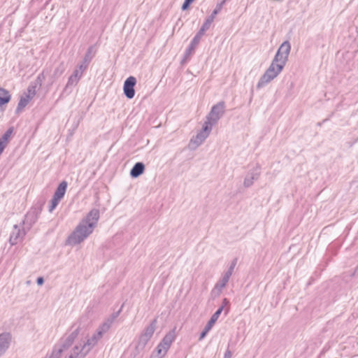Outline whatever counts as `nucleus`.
<instances>
[{"mask_svg": "<svg viewBox=\"0 0 358 358\" xmlns=\"http://www.w3.org/2000/svg\"><path fill=\"white\" fill-rule=\"evenodd\" d=\"M291 45L287 41L280 45L270 66L259 78L257 84V89H261L268 84L282 72L288 60Z\"/></svg>", "mask_w": 358, "mask_h": 358, "instance_id": "nucleus-1", "label": "nucleus"}, {"mask_svg": "<svg viewBox=\"0 0 358 358\" xmlns=\"http://www.w3.org/2000/svg\"><path fill=\"white\" fill-rule=\"evenodd\" d=\"M99 216L100 213L98 209L91 210L68 237L66 243L74 245L85 240L96 227Z\"/></svg>", "mask_w": 358, "mask_h": 358, "instance_id": "nucleus-2", "label": "nucleus"}, {"mask_svg": "<svg viewBox=\"0 0 358 358\" xmlns=\"http://www.w3.org/2000/svg\"><path fill=\"white\" fill-rule=\"evenodd\" d=\"M225 104L224 101H220L213 106L206 117L205 124H208L212 128L224 113Z\"/></svg>", "mask_w": 358, "mask_h": 358, "instance_id": "nucleus-3", "label": "nucleus"}, {"mask_svg": "<svg viewBox=\"0 0 358 358\" xmlns=\"http://www.w3.org/2000/svg\"><path fill=\"white\" fill-rule=\"evenodd\" d=\"M157 319L153 320L141 334L136 348L143 350L150 340L156 329Z\"/></svg>", "mask_w": 358, "mask_h": 358, "instance_id": "nucleus-4", "label": "nucleus"}, {"mask_svg": "<svg viewBox=\"0 0 358 358\" xmlns=\"http://www.w3.org/2000/svg\"><path fill=\"white\" fill-rule=\"evenodd\" d=\"M212 128L209 127L208 124H205L203 127L201 131H200L196 136L193 137L190 140L189 145L192 149H195L199 147L200 145L203 143V142L209 136Z\"/></svg>", "mask_w": 358, "mask_h": 358, "instance_id": "nucleus-5", "label": "nucleus"}, {"mask_svg": "<svg viewBox=\"0 0 358 358\" xmlns=\"http://www.w3.org/2000/svg\"><path fill=\"white\" fill-rule=\"evenodd\" d=\"M90 352L85 343L76 344L70 351L68 357L65 358H85Z\"/></svg>", "mask_w": 358, "mask_h": 358, "instance_id": "nucleus-6", "label": "nucleus"}, {"mask_svg": "<svg viewBox=\"0 0 358 358\" xmlns=\"http://www.w3.org/2000/svg\"><path fill=\"white\" fill-rule=\"evenodd\" d=\"M72 327L73 330L64 339L62 343V345L66 350L71 346L81 330L80 323H75Z\"/></svg>", "mask_w": 358, "mask_h": 358, "instance_id": "nucleus-7", "label": "nucleus"}, {"mask_svg": "<svg viewBox=\"0 0 358 358\" xmlns=\"http://www.w3.org/2000/svg\"><path fill=\"white\" fill-rule=\"evenodd\" d=\"M261 173V166L257 164L254 168L248 171L245 177L243 185L245 187H250L252 185L255 180H257Z\"/></svg>", "mask_w": 358, "mask_h": 358, "instance_id": "nucleus-8", "label": "nucleus"}, {"mask_svg": "<svg viewBox=\"0 0 358 358\" xmlns=\"http://www.w3.org/2000/svg\"><path fill=\"white\" fill-rule=\"evenodd\" d=\"M231 276L229 273L225 272L220 280L215 284L210 293L213 299L218 297L221 294L223 288L227 285Z\"/></svg>", "mask_w": 358, "mask_h": 358, "instance_id": "nucleus-9", "label": "nucleus"}, {"mask_svg": "<svg viewBox=\"0 0 358 358\" xmlns=\"http://www.w3.org/2000/svg\"><path fill=\"white\" fill-rule=\"evenodd\" d=\"M206 31V29L201 27L199 31L197 32V34L193 38L189 48L185 51V59H189V57L192 55V54L194 51L196 47L199 43L201 37L204 35V33Z\"/></svg>", "mask_w": 358, "mask_h": 358, "instance_id": "nucleus-10", "label": "nucleus"}, {"mask_svg": "<svg viewBox=\"0 0 358 358\" xmlns=\"http://www.w3.org/2000/svg\"><path fill=\"white\" fill-rule=\"evenodd\" d=\"M25 234V231L23 228H20L18 225L15 224L10 236V243L13 245L20 243L22 241Z\"/></svg>", "mask_w": 358, "mask_h": 358, "instance_id": "nucleus-11", "label": "nucleus"}, {"mask_svg": "<svg viewBox=\"0 0 358 358\" xmlns=\"http://www.w3.org/2000/svg\"><path fill=\"white\" fill-rule=\"evenodd\" d=\"M136 83V78L129 77L124 83V93L128 99H132L135 95L134 86Z\"/></svg>", "mask_w": 358, "mask_h": 358, "instance_id": "nucleus-12", "label": "nucleus"}, {"mask_svg": "<svg viewBox=\"0 0 358 358\" xmlns=\"http://www.w3.org/2000/svg\"><path fill=\"white\" fill-rule=\"evenodd\" d=\"M119 315V312L116 313H113L108 318H107L102 324H101L99 327L96 329V331L100 333V334L103 336V335L109 331L110 329L112 324L117 318Z\"/></svg>", "mask_w": 358, "mask_h": 358, "instance_id": "nucleus-13", "label": "nucleus"}, {"mask_svg": "<svg viewBox=\"0 0 358 358\" xmlns=\"http://www.w3.org/2000/svg\"><path fill=\"white\" fill-rule=\"evenodd\" d=\"M226 0H222L220 3H218L216 5L215 8L213 10L210 15L206 20L204 23L202 25V28L206 29V31L210 28L212 22L215 20L216 15L220 12L222 8L223 5L225 3Z\"/></svg>", "mask_w": 358, "mask_h": 358, "instance_id": "nucleus-14", "label": "nucleus"}, {"mask_svg": "<svg viewBox=\"0 0 358 358\" xmlns=\"http://www.w3.org/2000/svg\"><path fill=\"white\" fill-rule=\"evenodd\" d=\"M12 336L9 333H3L0 334V356L8 349Z\"/></svg>", "mask_w": 358, "mask_h": 358, "instance_id": "nucleus-15", "label": "nucleus"}, {"mask_svg": "<svg viewBox=\"0 0 358 358\" xmlns=\"http://www.w3.org/2000/svg\"><path fill=\"white\" fill-rule=\"evenodd\" d=\"M176 338V328H173L172 330L169 331L165 336L162 338V341L159 343L160 347L164 346L168 350L170 348L171 344L175 341Z\"/></svg>", "mask_w": 358, "mask_h": 358, "instance_id": "nucleus-16", "label": "nucleus"}, {"mask_svg": "<svg viewBox=\"0 0 358 358\" xmlns=\"http://www.w3.org/2000/svg\"><path fill=\"white\" fill-rule=\"evenodd\" d=\"M64 71V67L61 64L57 68L55 69L54 71L50 73L48 76V85H52L55 80L60 77Z\"/></svg>", "mask_w": 358, "mask_h": 358, "instance_id": "nucleus-17", "label": "nucleus"}, {"mask_svg": "<svg viewBox=\"0 0 358 358\" xmlns=\"http://www.w3.org/2000/svg\"><path fill=\"white\" fill-rule=\"evenodd\" d=\"M103 338V336L98 333L96 331L87 339L85 342L89 350L91 351L92 349L95 347L99 341Z\"/></svg>", "mask_w": 358, "mask_h": 358, "instance_id": "nucleus-18", "label": "nucleus"}, {"mask_svg": "<svg viewBox=\"0 0 358 358\" xmlns=\"http://www.w3.org/2000/svg\"><path fill=\"white\" fill-rule=\"evenodd\" d=\"M145 170V166L142 162H137L134 164L130 171L132 178H137L141 176Z\"/></svg>", "mask_w": 358, "mask_h": 358, "instance_id": "nucleus-19", "label": "nucleus"}, {"mask_svg": "<svg viewBox=\"0 0 358 358\" xmlns=\"http://www.w3.org/2000/svg\"><path fill=\"white\" fill-rule=\"evenodd\" d=\"M33 98L34 96L27 92L22 96L17 107V112L22 110Z\"/></svg>", "mask_w": 358, "mask_h": 358, "instance_id": "nucleus-20", "label": "nucleus"}, {"mask_svg": "<svg viewBox=\"0 0 358 358\" xmlns=\"http://www.w3.org/2000/svg\"><path fill=\"white\" fill-rule=\"evenodd\" d=\"M82 75L83 73L80 72V70L75 69L73 74L69 78L66 87L76 85L82 77Z\"/></svg>", "mask_w": 358, "mask_h": 358, "instance_id": "nucleus-21", "label": "nucleus"}, {"mask_svg": "<svg viewBox=\"0 0 358 358\" xmlns=\"http://www.w3.org/2000/svg\"><path fill=\"white\" fill-rule=\"evenodd\" d=\"M67 182L66 181H62L57 187L53 196L61 200L65 194Z\"/></svg>", "mask_w": 358, "mask_h": 358, "instance_id": "nucleus-22", "label": "nucleus"}, {"mask_svg": "<svg viewBox=\"0 0 358 358\" xmlns=\"http://www.w3.org/2000/svg\"><path fill=\"white\" fill-rule=\"evenodd\" d=\"M10 100V94L9 92L3 88H0V106L7 103Z\"/></svg>", "mask_w": 358, "mask_h": 358, "instance_id": "nucleus-23", "label": "nucleus"}, {"mask_svg": "<svg viewBox=\"0 0 358 358\" xmlns=\"http://www.w3.org/2000/svg\"><path fill=\"white\" fill-rule=\"evenodd\" d=\"M222 310H223V306H220L216 310V312L211 316L210 320L208 321V322L206 324L208 326V328L210 327L212 329V327H213L214 324L216 322V321L219 318V317H220L221 313L222 312Z\"/></svg>", "mask_w": 358, "mask_h": 358, "instance_id": "nucleus-24", "label": "nucleus"}, {"mask_svg": "<svg viewBox=\"0 0 358 358\" xmlns=\"http://www.w3.org/2000/svg\"><path fill=\"white\" fill-rule=\"evenodd\" d=\"M66 350L64 347L61 345L60 346H55L51 354L47 356L48 358H60L62 352Z\"/></svg>", "mask_w": 358, "mask_h": 358, "instance_id": "nucleus-25", "label": "nucleus"}, {"mask_svg": "<svg viewBox=\"0 0 358 358\" xmlns=\"http://www.w3.org/2000/svg\"><path fill=\"white\" fill-rule=\"evenodd\" d=\"M51 73V69L50 68H46L41 73H40L37 77V82L38 83L39 85L41 86L43 81L48 78L49 75Z\"/></svg>", "mask_w": 358, "mask_h": 358, "instance_id": "nucleus-26", "label": "nucleus"}, {"mask_svg": "<svg viewBox=\"0 0 358 358\" xmlns=\"http://www.w3.org/2000/svg\"><path fill=\"white\" fill-rule=\"evenodd\" d=\"M94 47L93 46H90L88 49H87V51L84 57V59L83 60L85 61V63H89L91 62L92 59L94 57Z\"/></svg>", "mask_w": 358, "mask_h": 358, "instance_id": "nucleus-27", "label": "nucleus"}, {"mask_svg": "<svg viewBox=\"0 0 358 358\" xmlns=\"http://www.w3.org/2000/svg\"><path fill=\"white\" fill-rule=\"evenodd\" d=\"M156 350L157 358H163L166 355L169 350L164 346L160 347V344L159 343Z\"/></svg>", "mask_w": 358, "mask_h": 358, "instance_id": "nucleus-28", "label": "nucleus"}, {"mask_svg": "<svg viewBox=\"0 0 358 358\" xmlns=\"http://www.w3.org/2000/svg\"><path fill=\"white\" fill-rule=\"evenodd\" d=\"M156 350L157 358H163L166 355L169 350L164 346L160 347V344L159 343Z\"/></svg>", "mask_w": 358, "mask_h": 358, "instance_id": "nucleus-29", "label": "nucleus"}, {"mask_svg": "<svg viewBox=\"0 0 358 358\" xmlns=\"http://www.w3.org/2000/svg\"><path fill=\"white\" fill-rule=\"evenodd\" d=\"M60 199L53 196L50 201V206L49 207V212L52 213L55 208L57 206Z\"/></svg>", "mask_w": 358, "mask_h": 358, "instance_id": "nucleus-30", "label": "nucleus"}, {"mask_svg": "<svg viewBox=\"0 0 358 358\" xmlns=\"http://www.w3.org/2000/svg\"><path fill=\"white\" fill-rule=\"evenodd\" d=\"M13 128H9L5 132V134L3 135L1 138H0V141H3V142H4V143L6 144V142H7L8 139L10 138L11 134L13 133Z\"/></svg>", "mask_w": 358, "mask_h": 358, "instance_id": "nucleus-31", "label": "nucleus"}, {"mask_svg": "<svg viewBox=\"0 0 358 358\" xmlns=\"http://www.w3.org/2000/svg\"><path fill=\"white\" fill-rule=\"evenodd\" d=\"M36 85L31 83L27 88V93L30 94L31 96H35L36 94Z\"/></svg>", "mask_w": 358, "mask_h": 358, "instance_id": "nucleus-32", "label": "nucleus"}, {"mask_svg": "<svg viewBox=\"0 0 358 358\" xmlns=\"http://www.w3.org/2000/svg\"><path fill=\"white\" fill-rule=\"evenodd\" d=\"M236 262H237V260L236 259H234L233 262H231L230 266L229 267L227 271H226L227 273H229L230 275H232L233 272H234V269L236 265Z\"/></svg>", "mask_w": 358, "mask_h": 358, "instance_id": "nucleus-33", "label": "nucleus"}, {"mask_svg": "<svg viewBox=\"0 0 358 358\" xmlns=\"http://www.w3.org/2000/svg\"><path fill=\"white\" fill-rule=\"evenodd\" d=\"M88 65H89V63H85V61L83 60L76 69L80 70V72H82V73H83L87 69Z\"/></svg>", "mask_w": 358, "mask_h": 358, "instance_id": "nucleus-34", "label": "nucleus"}, {"mask_svg": "<svg viewBox=\"0 0 358 358\" xmlns=\"http://www.w3.org/2000/svg\"><path fill=\"white\" fill-rule=\"evenodd\" d=\"M210 329H211L210 327L208 328V326L206 325L205 328L203 329V330L202 331V332L200 334L199 341H201L202 339H203Z\"/></svg>", "mask_w": 358, "mask_h": 358, "instance_id": "nucleus-35", "label": "nucleus"}, {"mask_svg": "<svg viewBox=\"0 0 358 358\" xmlns=\"http://www.w3.org/2000/svg\"><path fill=\"white\" fill-rule=\"evenodd\" d=\"M190 3H191V2L188 1L187 0H185V2L183 3V4L182 6V10L187 9L189 7Z\"/></svg>", "mask_w": 358, "mask_h": 358, "instance_id": "nucleus-36", "label": "nucleus"}, {"mask_svg": "<svg viewBox=\"0 0 358 358\" xmlns=\"http://www.w3.org/2000/svg\"><path fill=\"white\" fill-rule=\"evenodd\" d=\"M224 358H231V352L229 350H227L224 355Z\"/></svg>", "mask_w": 358, "mask_h": 358, "instance_id": "nucleus-37", "label": "nucleus"}, {"mask_svg": "<svg viewBox=\"0 0 358 358\" xmlns=\"http://www.w3.org/2000/svg\"><path fill=\"white\" fill-rule=\"evenodd\" d=\"M37 284L38 285H42L44 282V280H43V278L42 277H40V278H37Z\"/></svg>", "mask_w": 358, "mask_h": 358, "instance_id": "nucleus-38", "label": "nucleus"}, {"mask_svg": "<svg viewBox=\"0 0 358 358\" xmlns=\"http://www.w3.org/2000/svg\"><path fill=\"white\" fill-rule=\"evenodd\" d=\"M229 302L228 299H226V298H224V299L222 300V306H223V308H224L226 305L229 304Z\"/></svg>", "mask_w": 358, "mask_h": 358, "instance_id": "nucleus-39", "label": "nucleus"}, {"mask_svg": "<svg viewBox=\"0 0 358 358\" xmlns=\"http://www.w3.org/2000/svg\"><path fill=\"white\" fill-rule=\"evenodd\" d=\"M30 216V214H27V216H26V219H27Z\"/></svg>", "mask_w": 358, "mask_h": 358, "instance_id": "nucleus-40", "label": "nucleus"}, {"mask_svg": "<svg viewBox=\"0 0 358 358\" xmlns=\"http://www.w3.org/2000/svg\"><path fill=\"white\" fill-rule=\"evenodd\" d=\"M187 1L192 3L194 0H187Z\"/></svg>", "mask_w": 358, "mask_h": 358, "instance_id": "nucleus-41", "label": "nucleus"}, {"mask_svg": "<svg viewBox=\"0 0 358 358\" xmlns=\"http://www.w3.org/2000/svg\"><path fill=\"white\" fill-rule=\"evenodd\" d=\"M44 358H48V357L46 356V357H45Z\"/></svg>", "mask_w": 358, "mask_h": 358, "instance_id": "nucleus-42", "label": "nucleus"}]
</instances>
